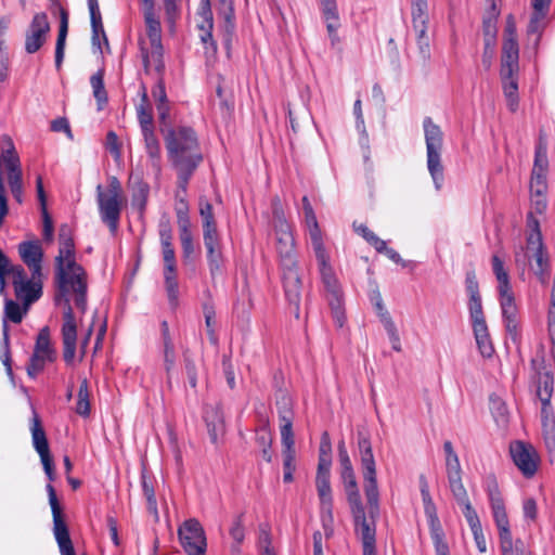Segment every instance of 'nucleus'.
I'll return each mask as SVG.
<instances>
[{"label": "nucleus", "mask_w": 555, "mask_h": 555, "mask_svg": "<svg viewBox=\"0 0 555 555\" xmlns=\"http://www.w3.org/2000/svg\"><path fill=\"white\" fill-rule=\"evenodd\" d=\"M59 255L55 257V304L64 305L61 328L63 359L73 365L77 350V321L70 306L69 295L74 296L77 309L83 314L87 310V272L75 260V243L67 225L59 233Z\"/></svg>", "instance_id": "obj_1"}, {"label": "nucleus", "mask_w": 555, "mask_h": 555, "mask_svg": "<svg viewBox=\"0 0 555 555\" xmlns=\"http://www.w3.org/2000/svg\"><path fill=\"white\" fill-rule=\"evenodd\" d=\"M164 140L169 160L177 171L179 188L185 193L190 179L203 160L196 132L186 126L169 128Z\"/></svg>", "instance_id": "obj_2"}, {"label": "nucleus", "mask_w": 555, "mask_h": 555, "mask_svg": "<svg viewBox=\"0 0 555 555\" xmlns=\"http://www.w3.org/2000/svg\"><path fill=\"white\" fill-rule=\"evenodd\" d=\"M275 248L279 256L282 282L286 300L298 319L301 301V279L298 272V261L295 238L289 223L281 222L280 229L274 230Z\"/></svg>", "instance_id": "obj_3"}, {"label": "nucleus", "mask_w": 555, "mask_h": 555, "mask_svg": "<svg viewBox=\"0 0 555 555\" xmlns=\"http://www.w3.org/2000/svg\"><path fill=\"white\" fill-rule=\"evenodd\" d=\"M482 487L487 493L492 517L498 528L501 555H533L531 546L526 541L520 538H513L504 498L495 475L488 474L483 478Z\"/></svg>", "instance_id": "obj_4"}, {"label": "nucleus", "mask_w": 555, "mask_h": 555, "mask_svg": "<svg viewBox=\"0 0 555 555\" xmlns=\"http://www.w3.org/2000/svg\"><path fill=\"white\" fill-rule=\"evenodd\" d=\"M500 79L507 108L515 113L519 105V43L515 37H507L502 44Z\"/></svg>", "instance_id": "obj_5"}, {"label": "nucleus", "mask_w": 555, "mask_h": 555, "mask_svg": "<svg viewBox=\"0 0 555 555\" xmlns=\"http://www.w3.org/2000/svg\"><path fill=\"white\" fill-rule=\"evenodd\" d=\"M43 466V470L49 479V483L46 487L49 496V504L51 506L53 517V534L57 542L61 555H76L69 530L66 525L62 507L60 505L56 492L52 482L56 479L54 469L53 459L51 453L39 455Z\"/></svg>", "instance_id": "obj_6"}, {"label": "nucleus", "mask_w": 555, "mask_h": 555, "mask_svg": "<svg viewBox=\"0 0 555 555\" xmlns=\"http://www.w3.org/2000/svg\"><path fill=\"white\" fill-rule=\"evenodd\" d=\"M313 253L318 261L321 281L324 286L325 297L331 308L333 320L335 325L341 328L345 325L346 315L340 284L330 263V256L325 246L313 248Z\"/></svg>", "instance_id": "obj_7"}, {"label": "nucleus", "mask_w": 555, "mask_h": 555, "mask_svg": "<svg viewBox=\"0 0 555 555\" xmlns=\"http://www.w3.org/2000/svg\"><path fill=\"white\" fill-rule=\"evenodd\" d=\"M159 242L164 261V284L168 300L172 307L177 306L179 297L178 264L172 244L173 235L169 219H162L158 224Z\"/></svg>", "instance_id": "obj_8"}, {"label": "nucleus", "mask_w": 555, "mask_h": 555, "mask_svg": "<svg viewBox=\"0 0 555 555\" xmlns=\"http://www.w3.org/2000/svg\"><path fill=\"white\" fill-rule=\"evenodd\" d=\"M529 222L532 227L531 232L527 236L526 250L522 248L515 254V262L517 266H526L528 261L534 259V273L541 282H545L550 272L548 256L545 250L542 234L539 228V221L532 218V214L528 215Z\"/></svg>", "instance_id": "obj_9"}, {"label": "nucleus", "mask_w": 555, "mask_h": 555, "mask_svg": "<svg viewBox=\"0 0 555 555\" xmlns=\"http://www.w3.org/2000/svg\"><path fill=\"white\" fill-rule=\"evenodd\" d=\"M96 202L102 222L115 234L122 208V189L116 177L109 178L106 191L103 190L101 184L96 186Z\"/></svg>", "instance_id": "obj_10"}, {"label": "nucleus", "mask_w": 555, "mask_h": 555, "mask_svg": "<svg viewBox=\"0 0 555 555\" xmlns=\"http://www.w3.org/2000/svg\"><path fill=\"white\" fill-rule=\"evenodd\" d=\"M423 128L426 143L427 168L436 189L440 190L444 178L443 166L441 164L443 132L430 117L424 118Z\"/></svg>", "instance_id": "obj_11"}, {"label": "nucleus", "mask_w": 555, "mask_h": 555, "mask_svg": "<svg viewBox=\"0 0 555 555\" xmlns=\"http://www.w3.org/2000/svg\"><path fill=\"white\" fill-rule=\"evenodd\" d=\"M353 518L354 531L361 540L363 555H376V517L379 515V495L377 496V511L372 513L367 502V512L362 502L349 505Z\"/></svg>", "instance_id": "obj_12"}, {"label": "nucleus", "mask_w": 555, "mask_h": 555, "mask_svg": "<svg viewBox=\"0 0 555 555\" xmlns=\"http://www.w3.org/2000/svg\"><path fill=\"white\" fill-rule=\"evenodd\" d=\"M358 448L361 459L366 501L371 505L372 513H376L378 496L376 464L373 455L371 440L365 433H358Z\"/></svg>", "instance_id": "obj_13"}, {"label": "nucleus", "mask_w": 555, "mask_h": 555, "mask_svg": "<svg viewBox=\"0 0 555 555\" xmlns=\"http://www.w3.org/2000/svg\"><path fill=\"white\" fill-rule=\"evenodd\" d=\"M332 459L319 457L315 487L320 499L321 518L325 534L328 537L332 529L328 524L333 521V496L330 482Z\"/></svg>", "instance_id": "obj_14"}, {"label": "nucleus", "mask_w": 555, "mask_h": 555, "mask_svg": "<svg viewBox=\"0 0 555 555\" xmlns=\"http://www.w3.org/2000/svg\"><path fill=\"white\" fill-rule=\"evenodd\" d=\"M12 285L14 287L15 296L23 302L26 308L30 304L38 300L42 294L41 276L30 279L27 278L25 269L21 264H16L11 270Z\"/></svg>", "instance_id": "obj_15"}, {"label": "nucleus", "mask_w": 555, "mask_h": 555, "mask_svg": "<svg viewBox=\"0 0 555 555\" xmlns=\"http://www.w3.org/2000/svg\"><path fill=\"white\" fill-rule=\"evenodd\" d=\"M178 537L188 555H205L207 548L206 534L196 518L184 520L178 529Z\"/></svg>", "instance_id": "obj_16"}, {"label": "nucleus", "mask_w": 555, "mask_h": 555, "mask_svg": "<svg viewBox=\"0 0 555 555\" xmlns=\"http://www.w3.org/2000/svg\"><path fill=\"white\" fill-rule=\"evenodd\" d=\"M509 453L514 464L526 478H531L538 470L540 457L530 443L514 441L509 446Z\"/></svg>", "instance_id": "obj_17"}, {"label": "nucleus", "mask_w": 555, "mask_h": 555, "mask_svg": "<svg viewBox=\"0 0 555 555\" xmlns=\"http://www.w3.org/2000/svg\"><path fill=\"white\" fill-rule=\"evenodd\" d=\"M138 46L145 70L153 68L160 74L165 68L162 37H139Z\"/></svg>", "instance_id": "obj_18"}, {"label": "nucleus", "mask_w": 555, "mask_h": 555, "mask_svg": "<svg viewBox=\"0 0 555 555\" xmlns=\"http://www.w3.org/2000/svg\"><path fill=\"white\" fill-rule=\"evenodd\" d=\"M500 306L505 330L515 341L519 335L518 309L515 302L513 291L499 293Z\"/></svg>", "instance_id": "obj_19"}, {"label": "nucleus", "mask_w": 555, "mask_h": 555, "mask_svg": "<svg viewBox=\"0 0 555 555\" xmlns=\"http://www.w3.org/2000/svg\"><path fill=\"white\" fill-rule=\"evenodd\" d=\"M18 254L22 261L28 267L33 276H42L43 250L38 240L24 241L18 244Z\"/></svg>", "instance_id": "obj_20"}, {"label": "nucleus", "mask_w": 555, "mask_h": 555, "mask_svg": "<svg viewBox=\"0 0 555 555\" xmlns=\"http://www.w3.org/2000/svg\"><path fill=\"white\" fill-rule=\"evenodd\" d=\"M554 391V379L550 371H539L537 374V397L541 401L542 421L546 424L548 420L550 402Z\"/></svg>", "instance_id": "obj_21"}, {"label": "nucleus", "mask_w": 555, "mask_h": 555, "mask_svg": "<svg viewBox=\"0 0 555 555\" xmlns=\"http://www.w3.org/2000/svg\"><path fill=\"white\" fill-rule=\"evenodd\" d=\"M210 275L215 278L223 264V255L219 233L203 235Z\"/></svg>", "instance_id": "obj_22"}, {"label": "nucleus", "mask_w": 555, "mask_h": 555, "mask_svg": "<svg viewBox=\"0 0 555 555\" xmlns=\"http://www.w3.org/2000/svg\"><path fill=\"white\" fill-rule=\"evenodd\" d=\"M551 2L552 0H532V13L527 28L528 35H541L545 30Z\"/></svg>", "instance_id": "obj_23"}, {"label": "nucleus", "mask_w": 555, "mask_h": 555, "mask_svg": "<svg viewBox=\"0 0 555 555\" xmlns=\"http://www.w3.org/2000/svg\"><path fill=\"white\" fill-rule=\"evenodd\" d=\"M302 211L305 216V223L308 228L312 249L325 246L323 242L322 232L317 220V216L314 214V210L308 196L302 197Z\"/></svg>", "instance_id": "obj_24"}, {"label": "nucleus", "mask_w": 555, "mask_h": 555, "mask_svg": "<svg viewBox=\"0 0 555 555\" xmlns=\"http://www.w3.org/2000/svg\"><path fill=\"white\" fill-rule=\"evenodd\" d=\"M204 421L209 434L210 441L217 443L219 437L224 435V421L222 411L215 405H208L204 410Z\"/></svg>", "instance_id": "obj_25"}, {"label": "nucleus", "mask_w": 555, "mask_h": 555, "mask_svg": "<svg viewBox=\"0 0 555 555\" xmlns=\"http://www.w3.org/2000/svg\"><path fill=\"white\" fill-rule=\"evenodd\" d=\"M129 182L132 190V207L138 210L140 218H143L147 205L150 185L140 177L131 176Z\"/></svg>", "instance_id": "obj_26"}, {"label": "nucleus", "mask_w": 555, "mask_h": 555, "mask_svg": "<svg viewBox=\"0 0 555 555\" xmlns=\"http://www.w3.org/2000/svg\"><path fill=\"white\" fill-rule=\"evenodd\" d=\"M412 25L416 35H426L428 31V3L427 0H411Z\"/></svg>", "instance_id": "obj_27"}, {"label": "nucleus", "mask_w": 555, "mask_h": 555, "mask_svg": "<svg viewBox=\"0 0 555 555\" xmlns=\"http://www.w3.org/2000/svg\"><path fill=\"white\" fill-rule=\"evenodd\" d=\"M195 28L204 35H212L214 16L210 0H201L198 9L193 17Z\"/></svg>", "instance_id": "obj_28"}, {"label": "nucleus", "mask_w": 555, "mask_h": 555, "mask_svg": "<svg viewBox=\"0 0 555 555\" xmlns=\"http://www.w3.org/2000/svg\"><path fill=\"white\" fill-rule=\"evenodd\" d=\"M33 446L39 455L50 453L49 442L38 413L33 410L30 423Z\"/></svg>", "instance_id": "obj_29"}, {"label": "nucleus", "mask_w": 555, "mask_h": 555, "mask_svg": "<svg viewBox=\"0 0 555 555\" xmlns=\"http://www.w3.org/2000/svg\"><path fill=\"white\" fill-rule=\"evenodd\" d=\"M36 191L43 218L42 235L46 241L50 242L53 238V222L47 209V195L43 189L41 176H38L36 179Z\"/></svg>", "instance_id": "obj_30"}, {"label": "nucleus", "mask_w": 555, "mask_h": 555, "mask_svg": "<svg viewBox=\"0 0 555 555\" xmlns=\"http://www.w3.org/2000/svg\"><path fill=\"white\" fill-rule=\"evenodd\" d=\"M145 151L151 159V166L156 172H160V144L153 129L141 131Z\"/></svg>", "instance_id": "obj_31"}, {"label": "nucleus", "mask_w": 555, "mask_h": 555, "mask_svg": "<svg viewBox=\"0 0 555 555\" xmlns=\"http://www.w3.org/2000/svg\"><path fill=\"white\" fill-rule=\"evenodd\" d=\"M34 354L40 356L48 362H54L56 359V350L51 345L50 330L44 326L40 330L34 349Z\"/></svg>", "instance_id": "obj_32"}, {"label": "nucleus", "mask_w": 555, "mask_h": 555, "mask_svg": "<svg viewBox=\"0 0 555 555\" xmlns=\"http://www.w3.org/2000/svg\"><path fill=\"white\" fill-rule=\"evenodd\" d=\"M487 8L482 16L483 35H496V21L501 12V0H486Z\"/></svg>", "instance_id": "obj_33"}, {"label": "nucleus", "mask_w": 555, "mask_h": 555, "mask_svg": "<svg viewBox=\"0 0 555 555\" xmlns=\"http://www.w3.org/2000/svg\"><path fill=\"white\" fill-rule=\"evenodd\" d=\"M137 117L141 131L154 128L152 107L149 101L146 88L141 86V102L137 106Z\"/></svg>", "instance_id": "obj_34"}, {"label": "nucleus", "mask_w": 555, "mask_h": 555, "mask_svg": "<svg viewBox=\"0 0 555 555\" xmlns=\"http://www.w3.org/2000/svg\"><path fill=\"white\" fill-rule=\"evenodd\" d=\"M472 326L481 356L485 358H490L494 352V348L490 339L487 322Z\"/></svg>", "instance_id": "obj_35"}, {"label": "nucleus", "mask_w": 555, "mask_h": 555, "mask_svg": "<svg viewBox=\"0 0 555 555\" xmlns=\"http://www.w3.org/2000/svg\"><path fill=\"white\" fill-rule=\"evenodd\" d=\"M340 478L344 485L348 504L352 505L362 502L353 468L340 470Z\"/></svg>", "instance_id": "obj_36"}, {"label": "nucleus", "mask_w": 555, "mask_h": 555, "mask_svg": "<svg viewBox=\"0 0 555 555\" xmlns=\"http://www.w3.org/2000/svg\"><path fill=\"white\" fill-rule=\"evenodd\" d=\"M199 215L202 217L203 235L219 233L212 205L205 198H199Z\"/></svg>", "instance_id": "obj_37"}, {"label": "nucleus", "mask_w": 555, "mask_h": 555, "mask_svg": "<svg viewBox=\"0 0 555 555\" xmlns=\"http://www.w3.org/2000/svg\"><path fill=\"white\" fill-rule=\"evenodd\" d=\"M90 85L93 90V96L96 100L98 111H102L107 104L108 96L104 86V70L99 69L90 78Z\"/></svg>", "instance_id": "obj_38"}, {"label": "nucleus", "mask_w": 555, "mask_h": 555, "mask_svg": "<svg viewBox=\"0 0 555 555\" xmlns=\"http://www.w3.org/2000/svg\"><path fill=\"white\" fill-rule=\"evenodd\" d=\"M492 271L498 281V293H506L512 289L509 275L506 269L504 268L503 260L498 256L493 255L491 259Z\"/></svg>", "instance_id": "obj_39"}, {"label": "nucleus", "mask_w": 555, "mask_h": 555, "mask_svg": "<svg viewBox=\"0 0 555 555\" xmlns=\"http://www.w3.org/2000/svg\"><path fill=\"white\" fill-rule=\"evenodd\" d=\"M272 434L267 426H262L256 433V443L261 450L262 459L270 463L272 461Z\"/></svg>", "instance_id": "obj_40"}, {"label": "nucleus", "mask_w": 555, "mask_h": 555, "mask_svg": "<svg viewBox=\"0 0 555 555\" xmlns=\"http://www.w3.org/2000/svg\"><path fill=\"white\" fill-rule=\"evenodd\" d=\"M323 17L328 33H335L339 26L335 0H321Z\"/></svg>", "instance_id": "obj_41"}, {"label": "nucleus", "mask_w": 555, "mask_h": 555, "mask_svg": "<svg viewBox=\"0 0 555 555\" xmlns=\"http://www.w3.org/2000/svg\"><path fill=\"white\" fill-rule=\"evenodd\" d=\"M547 167V142L542 135H540L535 146L532 172H546Z\"/></svg>", "instance_id": "obj_42"}, {"label": "nucleus", "mask_w": 555, "mask_h": 555, "mask_svg": "<svg viewBox=\"0 0 555 555\" xmlns=\"http://www.w3.org/2000/svg\"><path fill=\"white\" fill-rule=\"evenodd\" d=\"M352 228L354 232L362 236L377 253H382V250L385 249V241L379 238L365 224L353 222Z\"/></svg>", "instance_id": "obj_43"}, {"label": "nucleus", "mask_w": 555, "mask_h": 555, "mask_svg": "<svg viewBox=\"0 0 555 555\" xmlns=\"http://www.w3.org/2000/svg\"><path fill=\"white\" fill-rule=\"evenodd\" d=\"M352 228L354 232L362 236L377 253H382V250L385 249V241L379 238L365 224L353 222Z\"/></svg>", "instance_id": "obj_44"}, {"label": "nucleus", "mask_w": 555, "mask_h": 555, "mask_svg": "<svg viewBox=\"0 0 555 555\" xmlns=\"http://www.w3.org/2000/svg\"><path fill=\"white\" fill-rule=\"evenodd\" d=\"M49 12L59 23L57 35H67L68 33V11L60 2H52Z\"/></svg>", "instance_id": "obj_45"}, {"label": "nucleus", "mask_w": 555, "mask_h": 555, "mask_svg": "<svg viewBox=\"0 0 555 555\" xmlns=\"http://www.w3.org/2000/svg\"><path fill=\"white\" fill-rule=\"evenodd\" d=\"M27 309L28 308L25 306L22 308L16 301L12 299H5L3 323L5 322L8 324V321L13 323H21Z\"/></svg>", "instance_id": "obj_46"}, {"label": "nucleus", "mask_w": 555, "mask_h": 555, "mask_svg": "<svg viewBox=\"0 0 555 555\" xmlns=\"http://www.w3.org/2000/svg\"><path fill=\"white\" fill-rule=\"evenodd\" d=\"M141 486L143 494L146 499L147 509L152 514H157V501L155 496L154 486L151 480V478L145 474L142 473L141 475Z\"/></svg>", "instance_id": "obj_47"}, {"label": "nucleus", "mask_w": 555, "mask_h": 555, "mask_svg": "<svg viewBox=\"0 0 555 555\" xmlns=\"http://www.w3.org/2000/svg\"><path fill=\"white\" fill-rule=\"evenodd\" d=\"M179 238L182 248V257L188 261L194 254V240L191 231V227L178 228Z\"/></svg>", "instance_id": "obj_48"}, {"label": "nucleus", "mask_w": 555, "mask_h": 555, "mask_svg": "<svg viewBox=\"0 0 555 555\" xmlns=\"http://www.w3.org/2000/svg\"><path fill=\"white\" fill-rule=\"evenodd\" d=\"M92 35H105L98 0H88Z\"/></svg>", "instance_id": "obj_49"}, {"label": "nucleus", "mask_w": 555, "mask_h": 555, "mask_svg": "<svg viewBox=\"0 0 555 555\" xmlns=\"http://www.w3.org/2000/svg\"><path fill=\"white\" fill-rule=\"evenodd\" d=\"M468 310L472 325L482 324L486 322L480 294L469 296Z\"/></svg>", "instance_id": "obj_50"}, {"label": "nucleus", "mask_w": 555, "mask_h": 555, "mask_svg": "<svg viewBox=\"0 0 555 555\" xmlns=\"http://www.w3.org/2000/svg\"><path fill=\"white\" fill-rule=\"evenodd\" d=\"M380 321L388 334V337L392 344L393 350L400 351L401 350L400 337H399L396 324L392 321L390 314L388 312H383L380 314Z\"/></svg>", "instance_id": "obj_51"}, {"label": "nucleus", "mask_w": 555, "mask_h": 555, "mask_svg": "<svg viewBox=\"0 0 555 555\" xmlns=\"http://www.w3.org/2000/svg\"><path fill=\"white\" fill-rule=\"evenodd\" d=\"M203 312H204V317H205V324H206V330H207L209 340L211 344L217 345L218 337L215 332V325H216L215 315H216V313H215L214 306L209 302L204 304Z\"/></svg>", "instance_id": "obj_52"}, {"label": "nucleus", "mask_w": 555, "mask_h": 555, "mask_svg": "<svg viewBox=\"0 0 555 555\" xmlns=\"http://www.w3.org/2000/svg\"><path fill=\"white\" fill-rule=\"evenodd\" d=\"M449 488L452 492L453 498L455 499L456 503L460 504L462 502H465L468 500V493L463 485L462 481V475L455 476V477H449L448 478Z\"/></svg>", "instance_id": "obj_53"}, {"label": "nucleus", "mask_w": 555, "mask_h": 555, "mask_svg": "<svg viewBox=\"0 0 555 555\" xmlns=\"http://www.w3.org/2000/svg\"><path fill=\"white\" fill-rule=\"evenodd\" d=\"M189 203L186 198H181L175 204V211L177 216L178 228L191 227V220L189 216Z\"/></svg>", "instance_id": "obj_54"}, {"label": "nucleus", "mask_w": 555, "mask_h": 555, "mask_svg": "<svg viewBox=\"0 0 555 555\" xmlns=\"http://www.w3.org/2000/svg\"><path fill=\"white\" fill-rule=\"evenodd\" d=\"M50 31V21L43 12L37 13L30 24V35H47Z\"/></svg>", "instance_id": "obj_55"}, {"label": "nucleus", "mask_w": 555, "mask_h": 555, "mask_svg": "<svg viewBox=\"0 0 555 555\" xmlns=\"http://www.w3.org/2000/svg\"><path fill=\"white\" fill-rule=\"evenodd\" d=\"M176 363V352L173 346L164 347V365L167 375V386H172V370Z\"/></svg>", "instance_id": "obj_56"}, {"label": "nucleus", "mask_w": 555, "mask_h": 555, "mask_svg": "<svg viewBox=\"0 0 555 555\" xmlns=\"http://www.w3.org/2000/svg\"><path fill=\"white\" fill-rule=\"evenodd\" d=\"M436 555H450L448 543L444 541V534L441 527L434 528L430 531Z\"/></svg>", "instance_id": "obj_57"}, {"label": "nucleus", "mask_w": 555, "mask_h": 555, "mask_svg": "<svg viewBox=\"0 0 555 555\" xmlns=\"http://www.w3.org/2000/svg\"><path fill=\"white\" fill-rule=\"evenodd\" d=\"M470 529L481 526L479 516L473 507L469 499L459 504Z\"/></svg>", "instance_id": "obj_58"}, {"label": "nucleus", "mask_w": 555, "mask_h": 555, "mask_svg": "<svg viewBox=\"0 0 555 555\" xmlns=\"http://www.w3.org/2000/svg\"><path fill=\"white\" fill-rule=\"evenodd\" d=\"M281 442L283 450L295 449V439L293 433V423L280 424Z\"/></svg>", "instance_id": "obj_59"}, {"label": "nucleus", "mask_w": 555, "mask_h": 555, "mask_svg": "<svg viewBox=\"0 0 555 555\" xmlns=\"http://www.w3.org/2000/svg\"><path fill=\"white\" fill-rule=\"evenodd\" d=\"M184 373L191 388L195 389L197 386V370L194 360L188 354H183Z\"/></svg>", "instance_id": "obj_60"}, {"label": "nucleus", "mask_w": 555, "mask_h": 555, "mask_svg": "<svg viewBox=\"0 0 555 555\" xmlns=\"http://www.w3.org/2000/svg\"><path fill=\"white\" fill-rule=\"evenodd\" d=\"M546 172H531L530 193H546Z\"/></svg>", "instance_id": "obj_61"}, {"label": "nucleus", "mask_w": 555, "mask_h": 555, "mask_svg": "<svg viewBox=\"0 0 555 555\" xmlns=\"http://www.w3.org/2000/svg\"><path fill=\"white\" fill-rule=\"evenodd\" d=\"M145 24L149 35H157L162 31V24L154 13L153 5L145 12Z\"/></svg>", "instance_id": "obj_62"}, {"label": "nucleus", "mask_w": 555, "mask_h": 555, "mask_svg": "<svg viewBox=\"0 0 555 555\" xmlns=\"http://www.w3.org/2000/svg\"><path fill=\"white\" fill-rule=\"evenodd\" d=\"M46 362H48L46 359L33 353L26 366L28 376L36 378V376L44 369Z\"/></svg>", "instance_id": "obj_63"}, {"label": "nucleus", "mask_w": 555, "mask_h": 555, "mask_svg": "<svg viewBox=\"0 0 555 555\" xmlns=\"http://www.w3.org/2000/svg\"><path fill=\"white\" fill-rule=\"evenodd\" d=\"M230 535L237 543L241 544L245 538V529L243 525V515H238L233 520L232 527L230 528Z\"/></svg>", "instance_id": "obj_64"}]
</instances>
